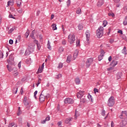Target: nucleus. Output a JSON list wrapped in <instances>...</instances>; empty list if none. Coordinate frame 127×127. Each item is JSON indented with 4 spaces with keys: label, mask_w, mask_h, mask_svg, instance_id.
<instances>
[{
    "label": "nucleus",
    "mask_w": 127,
    "mask_h": 127,
    "mask_svg": "<svg viewBox=\"0 0 127 127\" xmlns=\"http://www.w3.org/2000/svg\"><path fill=\"white\" fill-rule=\"evenodd\" d=\"M94 94H96V93H99V90L97 88H94Z\"/></svg>",
    "instance_id": "3c124183"
},
{
    "label": "nucleus",
    "mask_w": 127,
    "mask_h": 127,
    "mask_svg": "<svg viewBox=\"0 0 127 127\" xmlns=\"http://www.w3.org/2000/svg\"><path fill=\"white\" fill-rule=\"evenodd\" d=\"M106 114V111L104 110H102V116H105Z\"/></svg>",
    "instance_id": "5fc2aeb1"
},
{
    "label": "nucleus",
    "mask_w": 127,
    "mask_h": 127,
    "mask_svg": "<svg viewBox=\"0 0 127 127\" xmlns=\"http://www.w3.org/2000/svg\"><path fill=\"white\" fill-rule=\"evenodd\" d=\"M59 52H63L64 51V48L63 47H61L59 49Z\"/></svg>",
    "instance_id": "4c0bfd02"
},
{
    "label": "nucleus",
    "mask_w": 127,
    "mask_h": 127,
    "mask_svg": "<svg viewBox=\"0 0 127 127\" xmlns=\"http://www.w3.org/2000/svg\"><path fill=\"white\" fill-rule=\"evenodd\" d=\"M114 68V66H112V67H109L108 68H107V70L108 71H111V70H113Z\"/></svg>",
    "instance_id": "13d9d810"
},
{
    "label": "nucleus",
    "mask_w": 127,
    "mask_h": 127,
    "mask_svg": "<svg viewBox=\"0 0 127 127\" xmlns=\"http://www.w3.org/2000/svg\"><path fill=\"white\" fill-rule=\"evenodd\" d=\"M87 97L89 100H90V101H91V102H93V98H92V95H91V94H88Z\"/></svg>",
    "instance_id": "c756f323"
},
{
    "label": "nucleus",
    "mask_w": 127,
    "mask_h": 127,
    "mask_svg": "<svg viewBox=\"0 0 127 127\" xmlns=\"http://www.w3.org/2000/svg\"><path fill=\"white\" fill-rule=\"evenodd\" d=\"M96 35L98 38H101L104 35V32L96 31Z\"/></svg>",
    "instance_id": "6e6552de"
},
{
    "label": "nucleus",
    "mask_w": 127,
    "mask_h": 127,
    "mask_svg": "<svg viewBox=\"0 0 127 127\" xmlns=\"http://www.w3.org/2000/svg\"><path fill=\"white\" fill-rule=\"evenodd\" d=\"M122 113L123 115H125L126 117H127V111H122Z\"/></svg>",
    "instance_id": "09e8293b"
},
{
    "label": "nucleus",
    "mask_w": 127,
    "mask_h": 127,
    "mask_svg": "<svg viewBox=\"0 0 127 127\" xmlns=\"http://www.w3.org/2000/svg\"><path fill=\"white\" fill-rule=\"evenodd\" d=\"M86 37V40L87 41H89L90 40V33H89V31H87L85 33Z\"/></svg>",
    "instance_id": "9d476101"
},
{
    "label": "nucleus",
    "mask_w": 127,
    "mask_h": 127,
    "mask_svg": "<svg viewBox=\"0 0 127 127\" xmlns=\"http://www.w3.org/2000/svg\"><path fill=\"white\" fill-rule=\"evenodd\" d=\"M46 122H48V121H50V117H47L45 119Z\"/></svg>",
    "instance_id": "052dcab7"
},
{
    "label": "nucleus",
    "mask_w": 127,
    "mask_h": 127,
    "mask_svg": "<svg viewBox=\"0 0 127 127\" xmlns=\"http://www.w3.org/2000/svg\"><path fill=\"white\" fill-rule=\"evenodd\" d=\"M17 116H20L21 115V110H20V107L18 108V113H17Z\"/></svg>",
    "instance_id": "bb28decb"
},
{
    "label": "nucleus",
    "mask_w": 127,
    "mask_h": 127,
    "mask_svg": "<svg viewBox=\"0 0 127 127\" xmlns=\"http://www.w3.org/2000/svg\"><path fill=\"white\" fill-rule=\"evenodd\" d=\"M122 53L124 54L125 55H127V47H124L123 49L122 50Z\"/></svg>",
    "instance_id": "f8f14e48"
},
{
    "label": "nucleus",
    "mask_w": 127,
    "mask_h": 127,
    "mask_svg": "<svg viewBox=\"0 0 127 127\" xmlns=\"http://www.w3.org/2000/svg\"><path fill=\"white\" fill-rule=\"evenodd\" d=\"M31 53H32L29 50V49H28L25 51V55H29V54H31Z\"/></svg>",
    "instance_id": "f3484780"
},
{
    "label": "nucleus",
    "mask_w": 127,
    "mask_h": 127,
    "mask_svg": "<svg viewBox=\"0 0 127 127\" xmlns=\"http://www.w3.org/2000/svg\"><path fill=\"white\" fill-rule=\"evenodd\" d=\"M38 92L37 91V90H36L34 93V97L36 100H37V97L36 96V95H37Z\"/></svg>",
    "instance_id": "72a5a7b5"
},
{
    "label": "nucleus",
    "mask_w": 127,
    "mask_h": 127,
    "mask_svg": "<svg viewBox=\"0 0 127 127\" xmlns=\"http://www.w3.org/2000/svg\"><path fill=\"white\" fill-rule=\"evenodd\" d=\"M76 13L77 14H81V9L80 8H77V9H76Z\"/></svg>",
    "instance_id": "473e14b6"
},
{
    "label": "nucleus",
    "mask_w": 127,
    "mask_h": 127,
    "mask_svg": "<svg viewBox=\"0 0 127 127\" xmlns=\"http://www.w3.org/2000/svg\"><path fill=\"white\" fill-rule=\"evenodd\" d=\"M75 82L76 85H79L80 83V79L79 78H75Z\"/></svg>",
    "instance_id": "6ab92c4d"
},
{
    "label": "nucleus",
    "mask_w": 127,
    "mask_h": 127,
    "mask_svg": "<svg viewBox=\"0 0 127 127\" xmlns=\"http://www.w3.org/2000/svg\"><path fill=\"white\" fill-rule=\"evenodd\" d=\"M108 15L109 16H112V17H114V16H115V14L113 12L109 13Z\"/></svg>",
    "instance_id": "a19ab883"
},
{
    "label": "nucleus",
    "mask_w": 127,
    "mask_h": 127,
    "mask_svg": "<svg viewBox=\"0 0 127 127\" xmlns=\"http://www.w3.org/2000/svg\"><path fill=\"white\" fill-rule=\"evenodd\" d=\"M9 44L12 45V44H13V40H12L11 39L9 40Z\"/></svg>",
    "instance_id": "bf43d9fd"
},
{
    "label": "nucleus",
    "mask_w": 127,
    "mask_h": 127,
    "mask_svg": "<svg viewBox=\"0 0 127 127\" xmlns=\"http://www.w3.org/2000/svg\"><path fill=\"white\" fill-rule=\"evenodd\" d=\"M36 41V44H37V48L38 50H40V48H41V46H40V44L38 43V41L35 40Z\"/></svg>",
    "instance_id": "a211bd4d"
},
{
    "label": "nucleus",
    "mask_w": 127,
    "mask_h": 127,
    "mask_svg": "<svg viewBox=\"0 0 127 127\" xmlns=\"http://www.w3.org/2000/svg\"><path fill=\"white\" fill-rule=\"evenodd\" d=\"M6 67H7V70H9V72H11V71H12L13 70L12 67L11 66H9V64H7Z\"/></svg>",
    "instance_id": "b1692460"
},
{
    "label": "nucleus",
    "mask_w": 127,
    "mask_h": 127,
    "mask_svg": "<svg viewBox=\"0 0 127 127\" xmlns=\"http://www.w3.org/2000/svg\"><path fill=\"white\" fill-rule=\"evenodd\" d=\"M110 65H112V66L115 67L116 65H118V62L115 60H113L112 62L111 63Z\"/></svg>",
    "instance_id": "9b49d317"
},
{
    "label": "nucleus",
    "mask_w": 127,
    "mask_h": 127,
    "mask_svg": "<svg viewBox=\"0 0 127 127\" xmlns=\"http://www.w3.org/2000/svg\"><path fill=\"white\" fill-rule=\"evenodd\" d=\"M67 6H69L70 4H71V0H67V1L66 2Z\"/></svg>",
    "instance_id": "a18cd8bd"
},
{
    "label": "nucleus",
    "mask_w": 127,
    "mask_h": 127,
    "mask_svg": "<svg viewBox=\"0 0 127 127\" xmlns=\"http://www.w3.org/2000/svg\"><path fill=\"white\" fill-rule=\"evenodd\" d=\"M93 61H94V59L92 58H90L87 59V61L86 62V66L87 68H89L91 64L93 63Z\"/></svg>",
    "instance_id": "7ed1b4c3"
},
{
    "label": "nucleus",
    "mask_w": 127,
    "mask_h": 127,
    "mask_svg": "<svg viewBox=\"0 0 127 127\" xmlns=\"http://www.w3.org/2000/svg\"><path fill=\"white\" fill-rule=\"evenodd\" d=\"M103 57H104V54H100V55L98 56V61H101V60L103 59Z\"/></svg>",
    "instance_id": "a878e982"
},
{
    "label": "nucleus",
    "mask_w": 127,
    "mask_h": 127,
    "mask_svg": "<svg viewBox=\"0 0 127 127\" xmlns=\"http://www.w3.org/2000/svg\"><path fill=\"white\" fill-rule=\"evenodd\" d=\"M125 123H126V122L124 121H121L120 123V127H126V124H125Z\"/></svg>",
    "instance_id": "4468645a"
},
{
    "label": "nucleus",
    "mask_w": 127,
    "mask_h": 127,
    "mask_svg": "<svg viewBox=\"0 0 127 127\" xmlns=\"http://www.w3.org/2000/svg\"><path fill=\"white\" fill-rule=\"evenodd\" d=\"M24 105L25 106H28V105H29V102L26 101V102H23Z\"/></svg>",
    "instance_id": "8fccbe9b"
},
{
    "label": "nucleus",
    "mask_w": 127,
    "mask_h": 127,
    "mask_svg": "<svg viewBox=\"0 0 127 127\" xmlns=\"http://www.w3.org/2000/svg\"><path fill=\"white\" fill-rule=\"evenodd\" d=\"M83 27H84V26L82 23H80L78 25V29H79V30H83Z\"/></svg>",
    "instance_id": "ddd939ff"
},
{
    "label": "nucleus",
    "mask_w": 127,
    "mask_h": 127,
    "mask_svg": "<svg viewBox=\"0 0 127 127\" xmlns=\"http://www.w3.org/2000/svg\"><path fill=\"white\" fill-rule=\"evenodd\" d=\"M13 126H14V123H12L9 124L8 125V127H13Z\"/></svg>",
    "instance_id": "de8ad7c7"
},
{
    "label": "nucleus",
    "mask_w": 127,
    "mask_h": 127,
    "mask_svg": "<svg viewBox=\"0 0 127 127\" xmlns=\"http://www.w3.org/2000/svg\"><path fill=\"white\" fill-rule=\"evenodd\" d=\"M78 56V51H76V52L74 53L73 54V57L76 58Z\"/></svg>",
    "instance_id": "79ce46f5"
},
{
    "label": "nucleus",
    "mask_w": 127,
    "mask_h": 127,
    "mask_svg": "<svg viewBox=\"0 0 127 127\" xmlns=\"http://www.w3.org/2000/svg\"><path fill=\"white\" fill-rule=\"evenodd\" d=\"M103 24L104 27H106V26H107V24H108V21H107V20H104L103 22Z\"/></svg>",
    "instance_id": "2f4dec72"
},
{
    "label": "nucleus",
    "mask_w": 127,
    "mask_h": 127,
    "mask_svg": "<svg viewBox=\"0 0 127 127\" xmlns=\"http://www.w3.org/2000/svg\"><path fill=\"white\" fill-rule=\"evenodd\" d=\"M13 4V2L9 0L7 2V6H9V5H12Z\"/></svg>",
    "instance_id": "c85d7f7f"
},
{
    "label": "nucleus",
    "mask_w": 127,
    "mask_h": 127,
    "mask_svg": "<svg viewBox=\"0 0 127 127\" xmlns=\"http://www.w3.org/2000/svg\"><path fill=\"white\" fill-rule=\"evenodd\" d=\"M97 31H99V32H104V27H100Z\"/></svg>",
    "instance_id": "5701e85b"
},
{
    "label": "nucleus",
    "mask_w": 127,
    "mask_h": 127,
    "mask_svg": "<svg viewBox=\"0 0 127 127\" xmlns=\"http://www.w3.org/2000/svg\"><path fill=\"white\" fill-rule=\"evenodd\" d=\"M35 47V46L34 45H31L28 46V49L29 50V51L32 53L33 51H34V48Z\"/></svg>",
    "instance_id": "0eeeda50"
},
{
    "label": "nucleus",
    "mask_w": 127,
    "mask_h": 127,
    "mask_svg": "<svg viewBox=\"0 0 127 127\" xmlns=\"http://www.w3.org/2000/svg\"><path fill=\"white\" fill-rule=\"evenodd\" d=\"M34 30H33L31 34L30 35V37H31V38H32V39H35V37H34Z\"/></svg>",
    "instance_id": "cd10ccee"
},
{
    "label": "nucleus",
    "mask_w": 127,
    "mask_h": 127,
    "mask_svg": "<svg viewBox=\"0 0 127 127\" xmlns=\"http://www.w3.org/2000/svg\"><path fill=\"white\" fill-rule=\"evenodd\" d=\"M62 77V74H59L56 75V79H59Z\"/></svg>",
    "instance_id": "e433bc0d"
},
{
    "label": "nucleus",
    "mask_w": 127,
    "mask_h": 127,
    "mask_svg": "<svg viewBox=\"0 0 127 127\" xmlns=\"http://www.w3.org/2000/svg\"><path fill=\"white\" fill-rule=\"evenodd\" d=\"M0 58H3V53L1 51H0Z\"/></svg>",
    "instance_id": "ea45409f"
},
{
    "label": "nucleus",
    "mask_w": 127,
    "mask_h": 127,
    "mask_svg": "<svg viewBox=\"0 0 127 127\" xmlns=\"http://www.w3.org/2000/svg\"><path fill=\"white\" fill-rule=\"evenodd\" d=\"M18 88L17 87H14L12 90V93L13 94H16L17 93V90Z\"/></svg>",
    "instance_id": "aec40b11"
},
{
    "label": "nucleus",
    "mask_w": 127,
    "mask_h": 127,
    "mask_svg": "<svg viewBox=\"0 0 127 127\" xmlns=\"http://www.w3.org/2000/svg\"><path fill=\"white\" fill-rule=\"evenodd\" d=\"M64 104H74V100L72 98H67L64 100Z\"/></svg>",
    "instance_id": "20e7f679"
},
{
    "label": "nucleus",
    "mask_w": 127,
    "mask_h": 127,
    "mask_svg": "<svg viewBox=\"0 0 127 127\" xmlns=\"http://www.w3.org/2000/svg\"><path fill=\"white\" fill-rule=\"evenodd\" d=\"M78 45H80V40L76 41V46H78Z\"/></svg>",
    "instance_id": "774afa93"
},
{
    "label": "nucleus",
    "mask_w": 127,
    "mask_h": 127,
    "mask_svg": "<svg viewBox=\"0 0 127 127\" xmlns=\"http://www.w3.org/2000/svg\"><path fill=\"white\" fill-rule=\"evenodd\" d=\"M40 83H41V79L39 78L38 83L36 84L37 85V87H38V85H39V84H40Z\"/></svg>",
    "instance_id": "c03bdc74"
},
{
    "label": "nucleus",
    "mask_w": 127,
    "mask_h": 127,
    "mask_svg": "<svg viewBox=\"0 0 127 127\" xmlns=\"http://www.w3.org/2000/svg\"><path fill=\"white\" fill-rule=\"evenodd\" d=\"M17 11L19 12V13H21L22 12V9L18 8L17 9Z\"/></svg>",
    "instance_id": "603ef678"
},
{
    "label": "nucleus",
    "mask_w": 127,
    "mask_h": 127,
    "mask_svg": "<svg viewBox=\"0 0 127 127\" xmlns=\"http://www.w3.org/2000/svg\"><path fill=\"white\" fill-rule=\"evenodd\" d=\"M104 4V0H99L97 3L98 6H102Z\"/></svg>",
    "instance_id": "1a4fd4ad"
},
{
    "label": "nucleus",
    "mask_w": 127,
    "mask_h": 127,
    "mask_svg": "<svg viewBox=\"0 0 127 127\" xmlns=\"http://www.w3.org/2000/svg\"><path fill=\"white\" fill-rule=\"evenodd\" d=\"M50 97V94H47V95H46V96H45V99H46L47 100V99H49Z\"/></svg>",
    "instance_id": "864d4df0"
},
{
    "label": "nucleus",
    "mask_w": 127,
    "mask_h": 127,
    "mask_svg": "<svg viewBox=\"0 0 127 127\" xmlns=\"http://www.w3.org/2000/svg\"><path fill=\"white\" fill-rule=\"evenodd\" d=\"M62 67H63V64H62V63H60L58 66V68H59V69H61Z\"/></svg>",
    "instance_id": "7c9ffc66"
},
{
    "label": "nucleus",
    "mask_w": 127,
    "mask_h": 127,
    "mask_svg": "<svg viewBox=\"0 0 127 127\" xmlns=\"http://www.w3.org/2000/svg\"><path fill=\"white\" fill-rule=\"evenodd\" d=\"M78 93H79L81 96L83 97V96H84V94H85V91L80 90L79 91Z\"/></svg>",
    "instance_id": "c9c22d12"
},
{
    "label": "nucleus",
    "mask_w": 127,
    "mask_h": 127,
    "mask_svg": "<svg viewBox=\"0 0 127 127\" xmlns=\"http://www.w3.org/2000/svg\"><path fill=\"white\" fill-rule=\"evenodd\" d=\"M21 1L22 0H16V4L18 7H20V5H21Z\"/></svg>",
    "instance_id": "2eb2a0df"
},
{
    "label": "nucleus",
    "mask_w": 127,
    "mask_h": 127,
    "mask_svg": "<svg viewBox=\"0 0 127 127\" xmlns=\"http://www.w3.org/2000/svg\"><path fill=\"white\" fill-rule=\"evenodd\" d=\"M124 25H127V16L125 17L124 20L123 21Z\"/></svg>",
    "instance_id": "393cba45"
},
{
    "label": "nucleus",
    "mask_w": 127,
    "mask_h": 127,
    "mask_svg": "<svg viewBox=\"0 0 127 127\" xmlns=\"http://www.w3.org/2000/svg\"><path fill=\"white\" fill-rule=\"evenodd\" d=\"M42 70H43V69H42V68L39 67L38 69L37 73H42Z\"/></svg>",
    "instance_id": "37998d69"
},
{
    "label": "nucleus",
    "mask_w": 127,
    "mask_h": 127,
    "mask_svg": "<svg viewBox=\"0 0 127 127\" xmlns=\"http://www.w3.org/2000/svg\"><path fill=\"white\" fill-rule=\"evenodd\" d=\"M9 17L10 18H13V19H15V17H14L12 14L9 15Z\"/></svg>",
    "instance_id": "680f3d73"
},
{
    "label": "nucleus",
    "mask_w": 127,
    "mask_h": 127,
    "mask_svg": "<svg viewBox=\"0 0 127 127\" xmlns=\"http://www.w3.org/2000/svg\"><path fill=\"white\" fill-rule=\"evenodd\" d=\"M114 39H110V43H111V44H113V43H114Z\"/></svg>",
    "instance_id": "e2e57ef3"
},
{
    "label": "nucleus",
    "mask_w": 127,
    "mask_h": 127,
    "mask_svg": "<svg viewBox=\"0 0 127 127\" xmlns=\"http://www.w3.org/2000/svg\"><path fill=\"white\" fill-rule=\"evenodd\" d=\"M58 127H62V122H59L58 123Z\"/></svg>",
    "instance_id": "49530a36"
},
{
    "label": "nucleus",
    "mask_w": 127,
    "mask_h": 127,
    "mask_svg": "<svg viewBox=\"0 0 127 127\" xmlns=\"http://www.w3.org/2000/svg\"><path fill=\"white\" fill-rule=\"evenodd\" d=\"M9 57V60H7V62L9 65H13V58H12V56L10 55Z\"/></svg>",
    "instance_id": "39448f33"
},
{
    "label": "nucleus",
    "mask_w": 127,
    "mask_h": 127,
    "mask_svg": "<svg viewBox=\"0 0 127 127\" xmlns=\"http://www.w3.org/2000/svg\"><path fill=\"white\" fill-rule=\"evenodd\" d=\"M112 30V28L111 27H109L108 28V32L107 33L108 35H109L111 33V30Z\"/></svg>",
    "instance_id": "4d7b16f0"
},
{
    "label": "nucleus",
    "mask_w": 127,
    "mask_h": 127,
    "mask_svg": "<svg viewBox=\"0 0 127 127\" xmlns=\"http://www.w3.org/2000/svg\"><path fill=\"white\" fill-rule=\"evenodd\" d=\"M13 30H14V29L13 28H11L9 31H8V33H11V32H12V31H13Z\"/></svg>",
    "instance_id": "69168bd1"
},
{
    "label": "nucleus",
    "mask_w": 127,
    "mask_h": 127,
    "mask_svg": "<svg viewBox=\"0 0 127 127\" xmlns=\"http://www.w3.org/2000/svg\"><path fill=\"white\" fill-rule=\"evenodd\" d=\"M71 58H72V56H67V59H66V62L67 63H70V62H71Z\"/></svg>",
    "instance_id": "dca6fc26"
},
{
    "label": "nucleus",
    "mask_w": 127,
    "mask_h": 127,
    "mask_svg": "<svg viewBox=\"0 0 127 127\" xmlns=\"http://www.w3.org/2000/svg\"><path fill=\"white\" fill-rule=\"evenodd\" d=\"M46 123V120L45 119L43 121H41V124H44Z\"/></svg>",
    "instance_id": "0e129e2a"
},
{
    "label": "nucleus",
    "mask_w": 127,
    "mask_h": 127,
    "mask_svg": "<svg viewBox=\"0 0 127 127\" xmlns=\"http://www.w3.org/2000/svg\"><path fill=\"white\" fill-rule=\"evenodd\" d=\"M115 105V97L114 96H111L108 99V105L109 107H113Z\"/></svg>",
    "instance_id": "f257e3e1"
},
{
    "label": "nucleus",
    "mask_w": 127,
    "mask_h": 127,
    "mask_svg": "<svg viewBox=\"0 0 127 127\" xmlns=\"http://www.w3.org/2000/svg\"><path fill=\"white\" fill-rule=\"evenodd\" d=\"M52 27L53 28V30H57V27L56 24H53L52 25Z\"/></svg>",
    "instance_id": "412c9836"
},
{
    "label": "nucleus",
    "mask_w": 127,
    "mask_h": 127,
    "mask_svg": "<svg viewBox=\"0 0 127 127\" xmlns=\"http://www.w3.org/2000/svg\"><path fill=\"white\" fill-rule=\"evenodd\" d=\"M71 120H72V118H67L65 121V124H69L71 122Z\"/></svg>",
    "instance_id": "4be33fe9"
},
{
    "label": "nucleus",
    "mask_w": 127,
    "mask_h": 127,
    "mask_svg": "<svg viewBox=\"0 0 127 127\" xmlns=\"http://www.w3.org/2000/svg\"><path fill=\"white\" fill-rule=\"evenodd\" d=\"M43 93V91H42L41 94L40 95L39 100H40V103H43V102L45 101V96L42 94Z\"/></svg>",
    "instance_id": "423d86ee"
},
{
    "label": "nucleus",
    "mask_w": 127,
    "mask_h": 127,
    "mask_svg": "<svg viewBox=\"0 0 127 127\" xmlns=\"http://www.w3.org/2000/svg\"><path fill=\"white\" fill-rule=\"evenodd\" d=\"M85 102H86V99L85 98H80V102L81 103H83V104H84V103H85Z\"/></svg>",
    "instance_id": "f704fd0d"
},
{
    "label": "nucleus",
    "mask_w": 127,
    "mask_h": 127,
    "mask_svg": "<svg viewBox=\"0 0 127 127\" xmlns=\"http://www.w3.org/2000/svg\"><path fill=\"white\" fill-rule=\"evenodd\" d=\"M75 35L74 34H69L68 36V42L70 44L74 43L75 41Z\"/></svg>",
    "instance_id": "f03ea898"
},
{
    "label": "nucleus",
    "mask_w": 127,
    "mask_h": 127,
    "mask_svg": "<svg viewBox=\"0 0 127 127\" xmlns=\"http://www.w3.org/2000/svg\"><path fill=\"white\" fill-rule=\"evenodd\" d=\"M77 97L78 99H81L83 96H82V95L80 94H79V92H78L77 94Z\"/></svg>",
    "instance_id": "58836bf2"
},
{
    "label": "nucleus",
    "mask_w": 127,
    "mask_h": 127,
    "mask_svg": "<svg viewBox=\"0 0 127 127\" xmlns=\"http://www.w3.org/2000/svg\"><path fill=\"white\" fill-rule=\"evenodd\" d=\"M27 101V97L25 96L23 102H26Z\"/></svg>",
    "instance_id": "338daca9"
},
{
    "label": "nucleus",
    "mask_w": 127,
    "mask_h": 127,
    "mask_svg": "<svg viewBox=\"0 0 127 127\" xmlns=\"http://www.w3.org/2000/svg\"><path fill=\"white\" fill-rule=\"evenodd\" d=\"M62 43L63 45H66V40H63Z\"/></svg>",
    "instance_id": "6e6d98bb"
}]
</instances>
